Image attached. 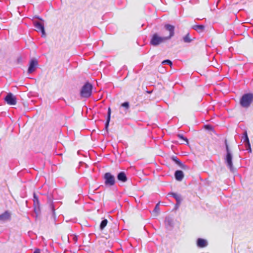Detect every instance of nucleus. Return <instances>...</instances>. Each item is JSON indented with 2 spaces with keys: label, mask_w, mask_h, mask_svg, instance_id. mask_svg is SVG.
Instances as JSON below:
<instances>
[{
  "label": "nucleus",
  "mask_w": 253,
  "mask_h": 253,
  "mask_svg": "<svg viewBox=\"0 0 253 253\" xmlns=\"http://www.w3.org/2000/svg\"><path fill=\"white\" fill-rule=\"evenodd\" d=\"M225 145L226 151V155L225 158V163H226L227 167L230 169V171L233 172L234 169L232 162L233 155L231 151L229 149L226 140H225Z\"/></svg>",
  "instance_id": "obj_1"
},
{
  "label": "nucleus",
  "mask_w": 253,
  "mask_h": 253,
  "mask_svg": "<svg viewBox=\"0 0 253 253\" xmlns=\"http://www.w3.org/2000/svg\"><path fill=\"white\" fill-rule=\"evenodd\" d=\"M92 85L89 83H86L82 87L80 95L82 98H88L92 94Z\"/></svg>",
  "instance_id": "obj_2"
},
{
  "label": "nucleus",
  "mask_w": 253,
  "mask_h": 253,
  "mask_svg": "<svg viewBox=\"0 0 253 253\" xmlns=\"http://www.w3.org/2000/svg\"><path fill=\"white\" fill-rule=\"evenodd\" d=\"M253 101V94L252 93H246L244 94L240 99V104L244 108H248Z\"/></svg>",
  "instance_id": "obj_3"
},
{
  "label": "nucleus",
  "mask_w": 253,
  "mask_h": 253,
  "mask_svg": "<svg viewBox=\"0 0 253 253\" xmlns=\"http://www.w3.org/2000/svg\"><path fill=\"white\" fill-rule=\"evenodd\" d=\"M168 40L166 37L160 36L157 33L154 34L150 41V44L153 46H156Z\"/></svg>",
  "instance_id": "obj_4"
},
{
  "label": "nucleus",
  "mask_w": 253,
  "mask_h": 253,
  "mask_svg": "<svg viewBox=\"0 0 253 253\" xmlns=\"http://www.w3.org/2000/svg\"><path fill=\"white\" fill-rule=\"evenodd\" d=\"M104 179L105 184L107 186H112L115 183V178L110 172H106L104 175Z\"/></svg>",
  "instance_id": "obj_5"
},
{
  "label": "nucleus",
  "mask_w": 253,
  "mask_h": 253,
  "mask_svg": "<svg viewBox=\"0 0 253 253\" xmlns=\"http://www.w3.org/2000/svg\"><path fill=\"white\" fill-rule=\"evenodd\" d=\"M4 100L10 105H14L17 102L16 97L11 93H8L5 96Z\"/></svg>",
  "instance_id": "obj_6"
},
{
  "label": "nucleus",
  "mask_w": 253,
  "mask_h": 253,
  "mask_svg": "<svg viewBox=\"0 0 253 253\" xmlns=\"http://www.w3.org/2000/svg\"><path fill=\"white\" fill-rule=\"evenodd\" d=\"M38 65V62L37 59H33L30 61L29 66L28 69V73L31 74L34 72Z\"/></svg>",
  "instance_id": "obj_7"
},
{
  "label": "nucleus",
  "mask_w": 253,
  "mask_h": 253,
  "mask_svg": "<svg viewBox=\"0 0 253 253\" xmlns=\"http://www.w3.org/2000/svg\"><path fill=\"white\" fill-rule=\"evenodd\" d=\"M34 25L35 27L37 29V31H41L42 33V37L45 36V32L44 30V25L38 21H34Z\"/></svg>",
  "instance_id": "obj_8"
},
{
  "label": "nucleus",
  "mask_w": 253,
  "mask_h": 253,
  "mask_svg": "<svg viewBox=\"0 0 253 253\" xmlns=\"http://www.w3.org/2000/svg\"><path fill=\"white\" fill-rule=\"evenodd\" d=\"M165 29L169 33V36L166 37L168 40L170 39L174 35V26L170 24H166L164 26Z\"/></svg>",
  "instance_id": "obj_9"
},
{
  "label": "nucleus",
  "mask_w": 253,
  "mask_h": 253,
  "mask_svg": "<svg viewBox=\"0 0 253 253\" xmlns=\"http://www.w3.org/2000/svg\"><path fill=\"white\" fill-rule=\"evenodd\" d=\"M11 218V213L8 211H5L0 215V220L3 222L9 220Z\"/></svg>",
  "instance_id": "obj_10"
},
{
  "label": "nucleus",
  "mask_w": 253,
  "mask_h": 253,
  "mask_svg": "<svg viewBox=\"0 0 253 253\" xmlns=\"http://www.w3.org/2000/svg\"><path fill=\"white\" fill-rule=\"evenodd\" d=\"M172 160L175 162V163L177 164L180 168L183 169H188V167L182 163L176 157H172Z\"/></svg>",
  "instance_id": "obj_11"
},
{
  "label": "nucleus",
  "mask_w": 253,
  "mask_h": 253,
  "mask_svg": "<svg viewBox=\"0 0 253 253\" xmlns=\"http://www.w3.org/2000/svg\"><path fill=\"white\" fill-rule=\"evenodd\" d=\"M197 246L199 248H204L207 246V241L202 238H198L197 241Z\"/></svg>",
  "instance_id": "obj_12"
},
{
  "label": "nucleus",
  "mask_w": 253,
  "mask_h": 253,
  "mask_svg": "<svg viewBox=\"0 0 253 253\" xmlns=\"http://www.w3.org/2000/svg\"><path fill=\"white\" fill-rule=\"evenodd\" d=\"M174 176L177 181H180L184 177V173L182 170H177L174 173Z\"/></svg>",
  "instance_id": "obj_13"
},
{
  "label": "nucleus",
  "mask_w": 253,
  "mask_h": 253,
  "mask_svg": "<svg viewBox=\"0 0 253 253\" xmlns=\"http://www.w3.org/2000/svg\"><path fill=\"white\" fill-rule=\"evenodd\" d=\"M117 179L123 182H125L127 181V177L125 172L121 171L118 174Z\"/></svg>",
  "instance_id": "obj_14"
},
{
  "label": "nucleus",
  "mask_w": 253,
  "mask_h": 253,
  "mask_svg": "<svg viewBox=\"0 0 253 253\" xmlns=\"http://www.w3.org/2000/svg\"><path fill=\"white\" fill-rule=\"evenodd\" d=\"M168 195H171L175 199L176 202L178 203V204H181L182 201V198L180 194L176 193L171 192L169 193Z\"/></svg>",
  "instance_id": "obj_15"
},
{
  "label": "nucleus",
  "mask_w": 253,
  "mask_h": 253,
  "mask_svg": "<svg viewBox=\"0 0 253 253\" xmlns=\"http://www.w3.org/2000/svg\"><path fill=\"white\" fill-rule=\"evenodd\" d=\"M193 29L199 33L202 32L205 29V26L203 25H196L193 26Z\"/></svg>",
  "instance_id": "obj_16"
},
{
  "label": "nucleus",
  "mask_w": 253,
  "mask_h": 253,
  "mask_svg": "<svg viewBox=\"0 0 253 253\" xmlns=\"http://www.w3.org/2000/svg\"><path fill=\"white\" fill-rule=\"evenodd\" d=\"M110 118H111V109L109 108L108 110V113H107V120L105 123V128L106 129H107L109 126V122L110 121Z\"/></svg>",
  "instance_id": "obj_17"
},
{
  "label": "nucleus",
  "mask_w": 253,
  "mask_h": 253,
  "mask_svg": "<svg viewBox=\"0 0 253 253\" xmlns=\"http://www.w3.org/2000/svg\"><path fill=\"white\" fill-rule=\"evenodd\" d=\"M165 224L166 226H172L173 224L172 219L169 217H167L165 219Z\"/></svg>",
  "instance_id": "obj_18"
},
{
  "label": "nucleus",
  "mask_w": 253,
  "mask_h": 253,
  "mask_svg": "<svg viewBox=\"0 0 253 253\" xmlns=\"http://www.w3.org/2000/svg\"><path fill=\"white\" fill-rule=\"evenodd\" d=\"M183 40L184 42L185 43H190L192 41V39L189 37V34L188 33L185 35L183 38Z\"/></svg>",
  "instance_id": "obj_19"
},
{
  "label": "nucleus",
  "mask_w": 253,
  "mask_h": 253,
  "mask_svg": "<svg viewBox=\"0 0 253 253\" xmlns=\"http://www.w3.org/2000/svg\"><path fill=\"white\" fill-rule=\"evenodd\" d=\"M243 139L244 140V142H245V144L250 142L249 138L248 137L247 131H245L244 133Z\"/></svg>",
  "instance_id": "obj_20"
},
{
  "label": "nucleus",
  "mask_w": 253,
  "mask_h": 253,
  "mask_svg": "<svg viewBox=\"0 0 253 253\" xmlns=\"http://www.w3.org/2000/svg\"><path fill=\"white\" fill-rule=\"evenodd\" d=\"M108 223V220L106 219H103L100 225V228L102 230L103 229L105 226L107 225V224Z\"/></svg>",
  "instance_id": "obj_21"
},
{
  "label": "nucleus",
  "mask_w": 253,
  "mask_h": 253,
  "mask_svg": "<svg viewBox=\"0 0 253 253\" xmlns=\"http://www.w3.org/2000/svg\"><path fill=\"white\" fill-rule=\"evenodd\" d=\"M33 201H34V205L35 206H38L39 205V200H38V196L36 195L35 193L34 194V199H33Z\"/></svg>",
  "instance_id": "obj_22"
},
{
  "label": "nucleus",
  "mask_w": 253,
  "mask_h": 253,
  "mask_svg": "<svg viewBox=\"0 0 253 253\" xmlns=\"http://www.w3.org/2000/svg\"><path fill=\"white\" fill-rule=\"evenodd\" d=\"M245 147L246 148L247 150L248 151L249 153H252V148L250 143H247L245 144Z\"/></svg>",
  "instance_id": "obj_23"
},
{
  "label": "nucleus",
  "mask_w": 253,
  "mask_h": 253,
  "mask_svg": "<svg viewBox=\"0 0 253 253\" xmlns=\"http://www.w3.org/2000/svg\"><path fill=\"white\" fill-rule=\"evenodd\" d=\"M162 64H167L169 65L170 66H172V62L170 60H169V59H167V60H164L162 62Z\"/></svg>",
  "instance_id": "obj_24"
},
{
  "label": "nucleus",
  "mask_w": 253,
  "mask_h": 253,
  "mask_svg": "<svg viewBox=\"0 0 253 253\" xmlns=\"http://www.w3.org/2000/svg\"><path fill=\"white\" fill-rule=\"evenodd\" d=\"M177 136L180 139L184 140L186 143L188 142L187 138H186V137H184V136L182 134H178L177 135Z\"/></svg>",
  "instance_id": "obj_25"
},
{
  "label": "nucleus",
  "mask_w": 253,
  "mask_h": 253,
  "mask_svg": "<svg viewBox=\"0 0 253 253\" xmlns=\"http://www.w3.org/2000/svg\"><path fill=\"white\" fill-rule=\"evenodd\" d=\"M121 106L122 107H125L126 109H128L129 108V103L128 102H125L122 104Z\"/></svg>",
  "instance_id": "obj_26"
},
{
  "label": "nucleus",
  "mask_w": 253,
  "mask_h": 253,
  "mask_svg": "<svg viewBox=\"0 0 253 253\" xmlns=\"http://www.w3.org/2000/svg\"><path fill=\"white\" fill-rule=\"evenodd\" d=\"M159 203H158V204L156 205V206H155V208H154V210H153V212H158L159 211Z\"/></svg>",
  "instance_id": "obj_27"
},
{
  "label": "nucleus",
  "mask_w": 253,
  "mask_h": 253,
  "mask_svg": "<svg viewBox=\"0 0 253 253\" xmlns=\"http://www.w3.org/2000/svg\"><path fill=\"white\" fill-rule=\"evenodd\" d=\"M181 204H178V203L176 202V204L175 205L174 209L176 210L179 208V207Z\"/></svg>",
  "instance_id": "obj_28"
},
{
  "label": "nucleus",
  "mask_w": 253,
  "mask_h": 253,
  "mask_svg": "<svg viewBox=\"0 0 253 253\" xmlns=\"http://www.w3.org/2000/svg\"><path fill=\"white\" fill-rule=\"evenodd\" d=\"M41 253L40 250L39 249H37L35 250V251L33 253Z\"/></svg>",
  "instance_id": "obj_29"
},
{
  "label": "nucleus",
  "mask_w": 253,
  "mask_h": 253,
  "mask_svg": "<svg viewBox=\"0 0 253 253\" xmlns=\"http://www.w3.org/2000/svg\"><path fill=\"white\" fill-rule=\"evenodd\" d=\"M205 127L208 129H211V126H209V125H207L205 126Z\"/></svg>",
  "instance_id": "obj_30"
},
{
  "label": "nucleus",
  "mask_w": 253,
  "mask_h": 253,
  "mask_svg": "<svg viewBox=\"0 0 253 253\" xmlns=\"http://www.w3.org/2000/svg\"><path fill=\"white\" fill-rule=\"evenodd\" d=\"M36 18H38V19H39L40 20H41L42 21V19H41V18H39V17H36Z\"/></svg>",
  "instance_id": "obj_31"
}]
</instances>
